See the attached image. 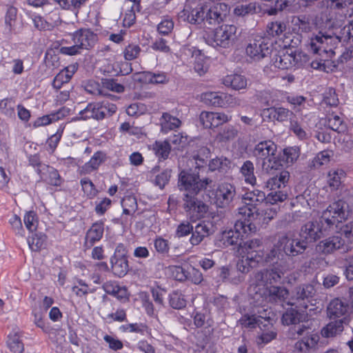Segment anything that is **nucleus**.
Wrapping results in <instances>:
<instances>
[{"instance_id": "1", "label": "nucleus", "mask_w": 353, "mask_h": 353, "mask_svg": "<svg viewBox=\"0 0 353 353\" xmlns=\"http://www.w3.org/2000/svg\"><path fill=\"white\" fill-rule=\"evenodd\" d=\"M307 248V245L301 238L290 237L285 234L279 236L264 257L270 268L258 271L254 275L256 285L281 283L285 275L293 269V258L303 254Z\"/></svg>"}, {"instance_id": "2", "label": "nucleus", "mask_w": 353, "mask_h": 353, "mask_svg": "<svg viewBox=\"0 0 353 353\" xmlns=\"http://www.w3.org/2000/svg\"><path fill=\"white\" fill-rule=\"evenodd\" d=\"M277 146L270 140L263 141L256 144L253 150V155L258 161H261L262 171L268 174H274L282 167V161L276 156Z\"/></svg>"}, {"instance_id": "3", "label": "nucleus", "mask_w": 353, "mask_h": 353, "mask_svg": "<svg viewBox=\"0 0 353 353\" xmlns=\"http://www.w3.org/2000/svg\"><path fill=\"white\" fill-rule=\"evenodd\" d=\"M236 31L234 25L223 24L205 37L206 43L214 48H229L235 43Z\"/></svg>"}, {"instance_id": "4", "label": "nucleus", "mask_w": 353, "mask_h": 353, "mask_svg": "<svg viewBox=\"0 0 353 353\" xmlns=\"http://www.w3.org/2000/svg\"><path fill=\"white\" fill-rule=\"evenodd\" d=\"M212 180L205 178L200 179L197 174L190 171L182 170L179 174L178 188L181 191L186 192L190 194H199V192L210 185Z\"/></svg>"}, {"instance_id": "5", "label": "nucleus", "mask_w": 353, "mask_h": 353, "mask_svg": "<svg viewBox=\"0 0 353 353\" xmlns=\"http://www.w3.org/2000/svg\"><path fill=\"white\" fill-rule=\"evenodd\" d=\"M342 40L340 35H331L319 32L310 39V46L314 54L321 55L325 54H334V49Z\"/></svg>"}, {"instance_id": "6", "label": "nucleus", "mask_w": 353, "mask_h": 353, "mask_svg": "<svg viewBox=\"0 0 353 353\" xmlns=\"http://www.w3.org/2000/svg\"><path fill=\"white\" fill-rule=\"evenodd\" d=\"M349 216L348 205L343 200L330 204L322 213V222L332 228L338 223L346 220Z\"/></svg>"}, {"instance_id": "7", "label": "nucleus", "mask_w": 353, "mask_h": 353, "mask_svg": "<svg viewBox=\"0 0 353 353\" xmlns=\"http://www.w3.org/2000/svg\"><path fill=\"white\" fill-rule=\"evenodd\" d=\"M117 110L115 104L105 100L101 102L89 103L84 110L80 111L79 114L83 119L92 118L96 120H102L111 117Z\"/></svg>"}, {"instance_id": "8", "label": "nucleus", "mask_w": 353, "mask_h": 353, "mask_svg": "<svg viewBox=\"0 0 353 353\" xmlns=\"http://www.w3.org/2000/svg\"><path fill=\"white\" fill-rule=\"evenodd\" d=\"M207 4L196 0H188L179 17L191 24H201L205 21Z\"/></svg>"}, {"instance_id": "9", "label": "nucleus", "mask_w": 353, "mask_h": 353, "mask_svg": "<svg viewBox=\"0 0 353 353\" xmlns=\"http://www.w3.org/2000/svg\"><path fill=\"white\" fill-rule=\"evenodd\" d=\"M330 229L320 217L319 221H308L304 224L299 232V237L307 245L321 238Z\"/></svg>"}, {"instance_id": "10", "label": "nucleus", "mask_w": 353, "mask_h": 353, "mask_svg": "<svg viewBox=\"0 0 353 353\" xmlns=\"http://www.w3.org/2000/svg\"><path fill=\"white\" fill-rule=\"evenodd\" d=\"M272 47L273 44L270 39L257 37L247 46L245 53L251 59L260 61L271 54Z\"/></svg>"}, {"instance_id": "11", "label": "nucleus", "mask_w": 353, "mask_h": 353, "mask_svg": "<svg viewBox=\"0 0 353 353\" xmlns=\"http://www.w3.org/2000/svg\"><path fill=\"white\" fill-rule=\"evenodd\" d=\"M198 194H184L183 198V209L192 219H199L208 211V205L196 196Z\"/></svg>"}, {"instance_id": "12", "label": "nucleus", "mask_w": 353, "mask_h": 353, "mask_svg": "<svg viewBox=\"0 0 353 353\" xmlns=\"http://www.w3.org/2000/svg\"><path fill=\"white\" fill-rule=\"evenodd\" d=\"M353 312V302L351 303L345 299L335 298L327 307V314L330 319H343L350 321Z\"/></svg>"}, {"instance_id": "13", "label": "nucleus", "mask_w": 353, "mask_h": 353, "mask_svg": "<svg viewBox=\"0 0 353 353\" xmlns=\"http://www.w3.org/2000/svg\"><path fill=\"white\" fill-rule=\"evenodd\" d=\"M235 186L228 182L218 185L214 191V202L217 207L225 208L230 206L236 196Z\"/></svg>"}, {"instance_id": "14", "label": "nucleus", "mask_w": 353, "mask_h": 353, "mask_svg": "<svg viewBox=\"0 0 353 353\" xmlns=\"http://www.w3.org/2000/svg\"><path fill=\"white\" fill-rule=\"evenodd\" d=\"M205 12V23L216 25L223 21L229 12V8L225 3H219L209 7L207 5Z\"/></svg>"}, {"instance_id": "15", "label": "nucleus", "mask_w": 353, "mask_h": 353, "mask_svg": "<svg viewBox=\"0 0 353 353\" xmlns=\"http://www.w3.org/2000/svg\"><path fill=\"white\" fill-rule=\"evenodd\" d=\"M345 240L341 236H332L321 241L316 247L318 252L330 254L336 250L343 249Z\"/></svg>"}, {"instance_id": "16", "label": "nucleus", "mask_w": 353, "mask_h": 353, "mask_svg": "<svg viewBox=\"0 0 353 353\" xmlns=\"http://www.w3.org/2000/svg\"><path fill=\"white\" fill-rule=\"evenodd\" d=\"M231 116L223 112H202L200 114V121L205 128L218 127L230 121Z\"/></svg>"}, {"instance_id": "17", "label": "nucleus", "mask_w": 353, "mask_h": 353, "mask_svg": "<svg viewBox=\"0 0 353 353\" xmlns=\"http://www.w3.org/2000/svg\"><path fill=\"white\" fill-rule=\"evenodd\" d=\"M214 233L213 225L209 222L202 221L193 228L192 235L190 238V243L192 246L199 245L205 238H207Z\"/></svg>"}, {"instance_id": "18", "label": "nucleus", "mask_w": 353, "mask_h": 353, "mask_svg": "<svg viewBox=\"0 0 353 353\" xmlns=\"http://www.w3.org/2000/svg\"><path fill=\"white\" fill-rule=\"evenodd\" d=\"M72 40L81 50H88L95 43L97 34L90 30L81 29L73 34Z\"/></svg>"}, {"instance_id": "19", "label": "nucleus", "mask_w": 353, "mask_h": 353, "mask_svg": "<svg viewBox=\"0 0 353 353\" xmlns=\"http://www.w3.org/2000/svg\"><path fill=\"white\" fill-rule=\"evenodd\" d=\"M104 232V223L102 221L94 223L87 231L85 236L84 248L90 249L97 242L103 237Z\"/></svg>"}, {"instance_id": "20", "label": "nucleus", "mask_w": 353, "mask_h": 353, "mask_svg": "<svg viewBox=\"0 0 353 353\" xmlns=\"http://www.w3.org/2000/svg\"><path fill=\"white\" fill-rule=\"evenodd\" d=\"M266 200V196L264 192L259 190H254L245 192L242 196L243 204L248 205L253 210H259V206L263 205Z\"/></svg>"}, {"instance_id": "21", "label": "nucleus", "mask_w": 353, "mask_h": 353, "mask_svg": "<svg viewBox=\"0 0 353 353\" xmlns=\"http://www.w3.org/2000/svg\"><path fill=\"white\" fill-rule=\"evenodd\" d=\"M273 176L270 177L265 183V187L270 190H274L285 188L290 179L288 171L283 170V167L279 170L274 171Z\"/></svg>"}, {"instance_id": "22", "label": "nucleus", "mask_w": 353, "mask_h": 353, "mask_svg": "<svg viewBox=\"0 0 353 353\" xmlns=\"http://www.w3.org/2000/svg\"><path fill=\"white\" fill-rule=\"evenodd\" d=\"M102 288L107 294L116 297L121 302H125L129 299L126 288L119 285L117 281H106L103 284Z\"/></svg>"}, {"instance_id": "23", "label": "nucleus", "mask_w": 353, "mask_h": 353, "mask_svg": "<svg viewBox=\"0 0 353 353\" xmlns=\"http://www.w3.org/2000/svg\"><path fill=\"white\" fill-rule=\"evenodd\" d=\"M38 174L49 185L59 186L62 183V179L58 170L50 165L42 166V168L38 170Z\"/></svg>"}, {"instance_id": "24", "label": "nucleus", "mask_w": 353, "mask_h": 353, "mask_svg": "<svg viewBox=\"0 0 353 353\" xmlns=\"http://www.w3.org/2000/svg\"><path fill=\"white\" fill-rule=\"evenodd\" d=\"M223 83L227 87H230L232 90H240L246 88L248 79L243 75L231 74L223 78Z\"/></svg>"}, {"instance_id": "25", "label": "nucleus", "mask_w": 353, "mask_h": 353, "mask_svg": "<svg viewBox=\"0 0 353 353\" xmlns=\"http://www.w3.org/2000/svg\"><path fill=\"white\" fill-rule=\"evenodd\" d=\"M314 289L312 285H303L296 288L295 297L296 303L294 304L299 305V307L306 309L307 303L305 301L314 294ZM294 305V303H292Z\"/></svg>"}, {"instance_id": "26", "label": "nucleus", "mask_w": 353, "mask_h": 353, "mask_svg": "<svg viewBox=\"0 0 353 353\" xmlns=\"http://www.w3.org/2000/svg\"><path fill=\"white\" fill-rule=\"evenodd\" d=\"M334 321L329 323L322 330V334L325 337H332L337 334H341L344 329V325H347L350 321H347L345 318L343 319H334Z\"/></svg>"}, {"instance_id": "27", "label": "nucleus", "mask_w": 353, "mask_h": 353, "mask_svg": "<svg viewBox=\"0 0 353 353\" xmlns=\"http://www.w3.org/2000/svg\"><path fill=\"white\" fill-rule=\"evenodd\" d=\"M345 172L342 169H332L327 175V182L332 191L339 189L342 179L345 178Z\"/></svg>"}, {"instance_id": "28", "label": "nucleus", "mask_w": 353, "mask_h": 353, "mask_svg": "<svg viewBox=\"0 0 353 353\" xmlns=\"http://www.w3.org/2000/svg\"><path fill=\"white\" fill-rule=\"evenodd\" d=\"M240 173L246 184L254 186L256 184V177L254 174V163L250 161H245L240 168Z\"/></svg>"}, {"instance_id": "29", "label": "nucleus", "mask_w": 353, "mask_h": 353, "mask_svg": "<svg viewBox=\"0 0 353 353\" xmlns=\"http://www.w3.org/2000/svg\"><path fill=\"white\" fill-rule=\"evenodd\" d=\"M160 123L161 131L168 132L169 130L179 128L181 125V121L177 117L172 116L170 113L163 112L160 119Z\"/></svg>"}, {"instance_id": "30", "label": "nucleus", "mask_w": 353, "mask_h": 353, "mask_svg": "<svg viewBox=\"0 0 353 353\" xmlns=\"http://www.w3.org/2000/svg\"><path fill=\"white\" fill-rule=\"evenodd\" d=\"M110 262L112 271L115 276L123 277L128 273L129 266L127 258L111 257Z\"/></svg>"}, {"instance_id": "31", "label": "nucleus", "mask_w": 353, "mask_h": 353, "mask_svg": "<svg viewBox=\"0 0 353 353\" xmlns=\"http://www.w3.org/2000/svg\"><path fill=\"white\" fill-rule=\"evenodd\" d=\"M105 155L101 152H95L90 160L85 163L81 168V173L87 174L98 169L104 161Z\"/></svg>"}, {"instance_id": "32", "label": "nucleus", "mask_w": 353, "mask_h": 353, "mask_svg": "<svg viewBox=\"0 0 353 353\" xmlns=\"http://www.w3.org/2000/svg\"><path fill=\"white\" fill-rule=\"evenodd\" d=\"M68 113V110L65 108H61L57 112L50 114L44 115L38 118L34 123V127L43 126L53 121H58L63 119Z\"/></svg>"}, {"instance_id": "33", "label": "nucleus", "mask_w": 353, "mask_h": 353, "mask_svg": "<svg viewBox=\"0 0 353 353\" xmlns=\"http://www.w3.org/2000/svg\"><path fill=\"white\" fill-rule=\"evenodd\" d=\"M262 241L259 239H253L248 240L245 242L240 243L238 249V252L241 257L244 258L245 256L250 254V252H254L261 246Z\"/></svg>"}, {"instance_id": "34", "label": "nucleus", "mask_w": 353, "mask_h": 353, "mask_svg": "<svg viewBox=\"0 0 353 353\" xmlns=\"http://www.w3.org/2000/svg\"><path fill=\"white\" fill-rule=\"evenodd\" d=\"M151 147L153 152L159 159L165 160L168 159L171 151V146L168 141H157Z\"/></svg>"}, {"instance_id": "35", "label": "nucleus", "mask_w": 353, "mask_h": 353, "mask_svg": "<svg viewBox=\"0 0 353 353\" xmlns=\"http://www.w3.org/2000/svg\"><path fill=\"white\" fill-rule=\"evenodd\" d=\"M7 346L13 353H23L24 345L18 332H13L8 335Z\"/></svg>"}, {"instance_id": "36", "label": "nucleus", "mask_w": 353, "mask_h": 353, "mask_svg": "<svg viewBox=\"0 0 353 353\" xmlns=\"http://www.w3.org/2000/svg\"><path fill=\"white\" fill-rule=\"evenodd\" d=\"M333 154V151L330 150H325L319 152L312 160L310 166L312 168L317 169L322 165L328 164Z\"/></svg>"}, {"instance_id": "37", "label": "nucleus", "mask_w": 353, "mask_h": 353, "mask_svg": "<svg viewBox=\"0 0 353 353\" xmlns=\"http://www.w3.org/2000/svg\"><path fill=\"white\" fill-rule=\"evenodd\" d=\"M278 209L276 207L264 203L262 207L256 212V215L259 216L264 223H268L276 217Z\"/></svg>"}, {"instance_id": "38", "label": "nucleus", "mask_w": 353, "mask_h": 353, "mask_svg": "<svg viewBox=\"0 0 353 353\" xmlns=\"http://www.w3.org/2000/svg\"><path fill=\"white\" fill-rule=\"evenodd\" d=\"M292 60L291 52H286L275 54L272 59V63L279 69L288 70L292 68Z\"/></svg>"}, {"instance_id": "39", "label": "nucleus", "mask_w": 353, "mask_h": 353, "mask_svg": "<svg viewBox=\"0 0 353 353\" xmlns=\"http://www.w3.org/2000/svg\"><path fill=\"white\" fill-rule=\"evenodd\" d=\"M223 92H207L201 94V100L207 105L215 107H223Z\"/></svg>"}, {"instance_id": "40", "label": "nucleus", "mask_w": 353, "mask_h": 353, "mask_svg": "<svg viewBox=\"0 0 353 353\" xmlns=\"http://www.w3.org/2000/svg\"><path fill=\"white\" fill-rule=\"evenodd\" d=\"M318 341V336L311 335L310 337H304L295 345L296 351L300 353H307L310 349L314 347Z\"/></svg>"}, {"instance_id": "41", "label": "nucleus", "mask_w": 353, "mask_h": 353, "mask_svg": "<svg viewBox=\"0 0 353 353\" xmlns=\"http://www.w3.org/2000/svg\"><path fill=\"white\" fill-rule=\"evenodd\" d=\"M292 56V68H301L309 67V56L299 51L291 52Z\"/></svg>"}, {"instance_id": "42", "label": "nucleus", "mask_w": 353, "mask_h": 353, "mask_svg": "<svg viewBox=\"0 0 353 353\" xmlns=\"http://www.w3.org/2000/svg\"><path fill=\"white\" fill-rule=\"evenodd\" d=\"M238 130L232 125L225 126L216 135V139L219 142L227 143L233 141L238 135Z\"/></svg>"}, {"instance_id": "43", "label": "nucleus", "mask_w": 353, "mask_h": 353, "mask_svg": "<svg viewBox=\"0 0 353 353\" xmlns=\"http://www.w3.org/2000/svg\"><path fill=\"white\" fill-rule=\"evenodd\" d=\"M303 315L301 312H299L298 310H296L295 309L291 308L290 310H288L282 316V323L284 325H291L294 324L296 325L299 323L302 319Z\"/></svg>"}, {"instance_id": "44", "label": "nucleus", "mask_w": 353, "mask_h": 353, "mask_svg": "<svg viewBox=\"0 0 353 353\" xmlns=\"http://www.w3.org/2000/svg\"><path fill=\"white\" fill-rule=\"evenodd\" d=\"M327 125L330 129L339 133L344 132L346 130V125L341 118L334 114L328 116Z\"/></svg>"}, {"instance_id": "45", "label": "nucleus", "mask_w": 353, "mask_h": 353, "mask_svg": "<svg viewBox=\"0 0 353 353\" xmlns=\"http://www.w3.org/2000/svg\"><path fill=\"white\" fill-rule=\"evenodd\" d=\"M230 161L227 158H215L209 163V170L211 171L219 170L225 172L230 167Z\"/></svg>"}, {"instance_id": "46", "label": "nucleus", "mask_w": 353, "mask_h": 353, "mask_svg": "<svg viewBox=\"0 0 353 353\" xmlns=\"http://www.w3.org/2000/svg\"><path fill=\"white\" fill-rule=\"evenodd\" d=\"M311 328L305 324L294 325L292 327L289 332V336L293 339H296L299 336L310 337L308 334L310 332Z\"/></svg>"}, {"instance_id": "47", "label": "nucleus", "mask_w": 353, "mask_h": 353, "mask_svg": "<svg viewBox=\"0 0 353 353\" xmlns=\"http://www.w3.org/2000/svg\"><path fill=\"white\" fill-rule=\"evenodd\" d=\"M169 303L172 308L176 310L182 309L186 305V301L184 299V296L177 291L170 294Z\"/></svg>"}, {"instance_id": "48", "label": "nucleus", "mask_w": 353, "mask_h": 353, "mask_svg": "<svg viewBox=\"0 0 353 353\" xmlns=\"http://www.w3.org/2000/svg\"><path fill=\"white\" fill-rule=\"evenodd\" d=\"M256 3H249L236 6L234 9V14L237 17H245L256 13Z\"/></svg>"}, {"instance_id": "49", "label": "nucleus", "mask_w": 353, "mask_h": 353, "mask_svg": "<svg viewBox=\"0 0 353 353\" xmlns=\"http://www.w3.org/2000/svg\"><path fill=\"white\" fill-rule=\"evenodd\" d=\"M123 214H133L137 209V199L134 196H128L123 198L121 202Z\"/></svg>"}, {"instance_id": "50", "label": "nucleus", "mask_w": 353, "mask_h": 353, "mask_svg": "<svg viewBox=\"0 0 353 353\" xmlns=\"http://www.w3.org/2000/svg\"><path fill=\"white\" fill-rule=\"evenodd\" d=\"M130 9L125 12L123 19V25L128 27H130L134 23L136 20L135 13L136 12H140L141 9V4L139 3L130 5Z\"/></svg>"}, {"instance_id": "51", "label": "nucleus", "mask_w": 353, "mask_h": 353, "mask_svg": "<svg viewBox=\"0 0 353 353\" xmlns=\"http://www.w3.org/2000/svg\"><path fill=\"white\" fill-rule=\"evenodd\" d=\"M46 236L42 234H33L28 239L30 248L32 251L39 250L45 243Z\"/></svg>"}, {"instance_id": "52", "label": "nucleus", "mask_w": 353, "mask_h": 353, "mask_svg": "<svg viewBox=\"0 0 353 353\" xmlns=\"http://www.w3.org/2000/svg\"><path fill=\"white\" fill-rule=\"evenodd\" d=\"M239 230L235 229V230H230L228 231H225L223 234V239L224 241L223 243L226 246L234 245H239Z\"/></svg>"}, {"instance_id": "53", "label": "nucleus", "mask_w": 353, "mask_h": 353, "mask_svg": "<svg viewBox=\"0 0 353 353\" xmlns=\"http://www.w3.org/2000/svg\"><path fill=\"white\" fill-rule=\"evenodd\" d=\"M145 77L150 83L154 84H164L169 81V78L167 75V73L164 72H148L145 74Z\"/></svg>"}, {"instance_id": "54", "label": "nucleus", "mask_w": 353, "mask_h": 353, "mask_svg": "<svg viewBox=\"0 0 353 353\" xmlns=\"http://www.w3.org/2000/svg\"><path fill=\"white\" fill-rule=\"evenodd\" d=\"M286 30V24L281 21H275L269 23L267 26V31L270 35L279 36Z\"/></svg>"}, {"instance_id": "55", "label": "nucleus", "mask_w": 353, "mask_h": 353, "mask_svg": "<svg viewBox=\"0 0 353 353\" xmlns=\"http://www.w3.org/2000/svg\"><path fill=\"white\" fill-rule=\"evenodd\" d=\"M268 294L274 301H281L287 298L288 291L283 287L271 285L268 288Z\"/></svg>"}, {"instance_id": "56", "label": "nucleus", "mask_w": 353, "mask_h": 353, "mask_svg": "<svg viewBox=\"0 0 353 353\" xmlns=\"http://www.w3.org/2000/svg\"><path fill=\"white\" fill-rule=\"evenodd\" d=\"M235 229L242 230L245 234L254 233L256 231V225L250 221V219H244L243 221H239L234 225Z\"/></svg>"}, {"instance_id": "57", "label": "nucleus", "mask_w": 353, "mask_h": 353, "mask_svg": "<svg viewBox=\"0 0 353 353\" xmlns=\"http://www.w3.org/2000/svg\"><path fill=\"white\" fill-rule=\"evenodd\" d=\"M187 279L194 284H199L203 281V274L199 270L192 265H186Z\"/></svg>"}, {"instance_id": "58", "label": "nucleus", "mask_w": 353, "mask_h": 353, "mask_svg": "<svg viewBox=\"0 0 353 353\" xmlns=\"http://www.w3.org/2000/svg\"><path fill=\"white\" fill-rule=\"evenodd\" d=\"M17 14V10L16 8L10 6L8 8L5 17V23L9 32L12 31L13 27L15 25Z\"/></svg>"}, {"instance_id": "59", "label": "nucleus", "mask_w": 353, "mask_h": 353, "mask_svg": "<svg viewBox=\"0 0 353 353\" xmlns=\"http://www.w3.org/2000/svg\"><path fill=\"white\" fill-rule=\"evenodd\" d=\"M287 197V194L284 193L283 191H274L269 193L266 196V200L265 201V203L272 205L277 203L278 202L284 201Z\"/></svg>"}, {"instance_id": "60", "label": "nucleus", "mask_w": 353, "mask_h": 353, "mask_svg": "<svg viewBox=\"0 0 353 353\" xmlns=\"http://www.w3.org/2000/svg\"><path fill=\"white\" fill-rule=\"evenodd\" d=\"M101 83L103 88L107 90L118 93H121L124 91V86L120 83H118L113 79H103Z\"/></svg>"}, {"instance_id": "61", "label": "nucleus", "mask_w": 353, "mask_h": 353, "mask_svg": "<svg viewBox=\"0 0 353 353\" xmlns=\"http://www.w3.org/2000/svg\"><path fill=\"white\" fill-rule=\"evenodd\" d=\"M275 121L278 122L282 123L287 121L294 115L291 110L283 107H275Z\"/></svg>"}, {"instance_id": "62", "label": "nucleus", "mask_w": 353, "mask_h": 353, "mask_svg": "<svg viewBox=\"0 0 353 353\" xmlns=\"http://www.w3.org/2000/svg\"><path fill=\"white\" fill-rule=\"evenodd\" d=\"M24 224L30 232L36 230L37 228V220L34 212L30 211L26 213L23 217Z\"/></svg>"}, {"instance_id": "63", "label": "nucleus", "mask_w": 353, "mask_h": 353, "mask_svg": "<svg viewBox=\"0 0 353 353\" xmlns=\"http://www.w3.org/2000/svg\"><path fill=\"white\" fill-rule=\"evenodd\" d=\"M141 48L137 44H129L124 50V57L126 60H133L140 54Z\"/></svg>"}, {"instance_id": "64", "label": "nucleus", "mask_w": 353, "mask_h": 353, "mask_svg": "<svg viewBox=\"0 0 353 353\" xmlns=\"http://www.w3.org/2000/svg\"><path fill=\"white\" fill-rule=\"evenodd\" d=\"M339 35L340 39L343 43L348 42L350 41H353V23H350L341 28Z\"/></svg>"}]
</instances>
